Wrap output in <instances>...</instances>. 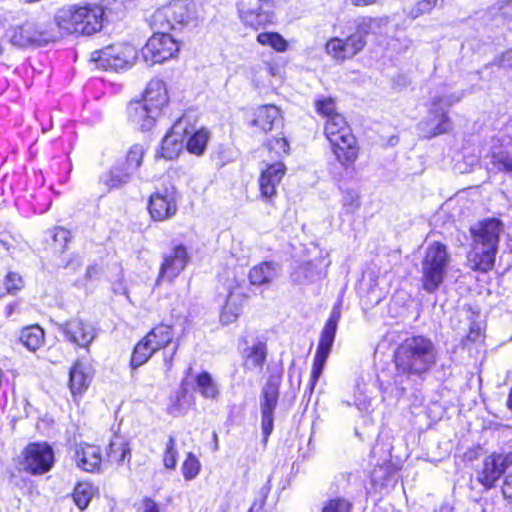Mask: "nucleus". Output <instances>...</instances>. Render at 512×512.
Masks as SVG:
<instances>
[{
	"instance_id": "f257e3e1",
	"label": "nucleus",
	"mask_w": 512,
	"mask_h": 512,
	"mask_svg": "<svg viewBox=\"0 0 512 512\" xmlns=\"http://www.w3.org/2000/svg\"><path fill=\"white\" fill-rule=\"evenodd\" d=\"M394 361L398 375L422 376L436 364L437 349L429 338L412 336L397 347Z\"/></svg>"
},
{
	"instance_id": "f03ea898",
	"label": "nucleus",
	"mask_w": 512,
	"mask_h": 512,
	"mask_svg": "<svg viewBox=\"0 0 512 512\" xmlns=\"http://www.w3.org/2000/svg\"><path fill=\"white\" fill-rule=\"evenodd\" d=\"M502 231L503 224L496 218L484 219L470 228L472 248L468 263L473 270L487 272L493 268Z\"/></svg>"
},
{
	"instance_id": "7ed1b4c3",
	"label": "nucleus",
	"mask_w": 512,
	"mask_h": 512,
	"mask_svg": "<svg viewBox=\"0 0 512 512\" xmlns=\"http://www.w3.org/2000/svg\"><path fill=\"white\" fill-rule=\"evenodd\" d=\"M449 262L450 255L445 245L433 242L427 247L421 262V281L427 293H434L439 289L446 277Z\"/></svg>"
},
{
	"instance_id": "20e7f679",
	"label": "nucleus",
	"mask_w": 512,
	"mask_h": 512,
	"mask_svg": "<svg viewBox=\"0 0 512 512\" xmlns=\"http://www.w3.org/2000/svg\"><path fill=\"white\" fill-rule=\"evenodd\" d=\"M372 19L359 21L356 31L346 39L332 38L326 43V52L336 60H345L358 54L366 44V36L372 28Z\"/></svg>"
},
{
	"instance_id": "39448f33",
	"label": "nucleus",
	"mask_w": 512,
	"mask_h": 512,
	"mask_svg": "<svg viewBox=\"0 0 512 512\" xmlns=\"http://www.w3.org/2000/svg\"><path fill=\"white\" fill-rule=\"evenodd\" d=\"M137 59L136 48L128 43L109 45L94 51L91 60L104 70L118 71L131 67Z\"/></svg>"
},
{
	"instance_id": "423d86ee",
	"label": "nucleus",
	"mask_w": 512,
	"mask_h": 512,
	"mask_svg": "<svg viewBox=\"0 0 512 512\" xmlns=\"http://www.w3.org/2000/svg\"><path fill=\"white\" fill-rule=\"evenodd\" d=\"M193 130L191 117L188 114L178 118L162 139L156 157L166 160L176 159L183 150L185 137Z\"/></svg>"
},
{
	"instance_id": "0eeeda50",
	"label": "nucleus",
	"mask_w": 512,
	"mask_h": 512,
	"mask_svg": "<svg viewBox=\"0 0 512 512\" xmlns=\"http://www.w3.org/2000/svg\"><path fill=\"white\" fill-rule=\"evenodd\" d=\"M156 29L168 31L177 29L192 18V10L188 0H172L153 14Z\"/></svg>"
},
{
	"instance_id": "6e6552de",
	"label": "nucleus",
	"mask_w": 512,
	"mask_h": 512,
	"mask_svg": "<svg viewBox=\"0 0 512 512\" xmlns=\"http://www.w3.org/2000/svg\"><path fill=\"white\" fill-rule=\"evenodd\" d=\"M58 330L63 335L64 340L76 348L89 350V347L98 336L96 326L79 317L71 318L58 324Z\"/></svg>"
},
{
	"instance_id": "1a4fd4ad",
	"label": "nucleus",
	"mask_w": 512,
	"mask_h": 512,
	"mask_svg": "<svg viewBox=\"0 0 512 512\" xmlns=\"http://www.w3.org/2000/svg\"><path fill=\"white\" fill-rule=\"evenodd\" d=\"M179 51L176 40L166 31L152 35L141 50L143 61L147 65L162 63L174 57Z\"/></svg>"
},
{
	"instance_id": "9d476101",
	"label": "nucleus",
	"mask_w": 512,
	"mask_h": 512,
	"mask_svg": "<svg viewBox=\"0 0 512 512\" xmlns=\"http://www.w3.org/2000/svg\"><path fill=\"white\" fill-rule=\"evenodd\" d=\"M237 8L239 18L246 26L259 29L274 22L270 0H239Z\"/></svg>"
},
{
	"instance_id": "9b49d317",
	"label": "nucleus",
	"mask_w": 512,
	"mask_h": 512,
	"mask_svg": "<svg viewBox=\"0 0 512 512\" xmlns=\"http://www.w3.org/2000/svg\"><path fill=\"white\" fill-rule=\"evenodd\" d=\"M512 471V453L491 454L482 463L481 469L477 472V480L486 489H491L502 475L510 474Z\"/></svg>"
},
{
	"instance_id": "f8f14e48",
	"label": "nucleus",
	"mask_w": 512,
	"mask_h": 512,
	"mask_svg": "<svg viewBox=\"0 0 512 512\" xmlns=\"http://www.w3.org/2000/svg\"><path fill=\"white\" fill-rule=\"evenodd\" d=\"M440 98H432L431 108L427 118L418 124V130L425 138H432L452 129L448 111L441 106Z\"/></svg>"
},
{
	"instance_id": "ddd939ff",
	"label": "nucleus",
	"mask_w": 512,
	"mask_h": 512,
	"mask_svg": "<svg viewBox=\"0 0 512 512\" xmlns=\"http://www.w3.org/2000/svg\"><path fill=\"white\" fill-rule=\"evenodd\" d=\"M179 195L175 187H165L150 196L149 213L156 221L172 218L178 209Z\"/></svg>"
},
{
	"instance_id": "4468645a",
	"label": "nucleus",
	"mask_w": 512,
	"mask_h": 512,
	"mask_svg": "<svg viewBox=\"0 0 512 512\" xmlns=\"http://www.w3.org/2000/svg\"><path fill=\"white\" fill-rule=\"evenodd\" d=\"M54 463V452L47 443H31L24 451L25 470L32 474H43L49 471Z\"/></svg>"
},
{
	"instance_id": "2eb2a0df",
	"label": "nucleus",
	"mask_w": 512,
	"mask_h": 512,
	"mask_svg": "<svg viewBox=\"0 0 512 512\" xmlns=\"http://www.w3.org/2000/svg\"><path fill=\"white\" fill-rule=\"evenodd\" d=\"M10 42L18 47L41 46L52 40V36L38 28L34 22H25L11 27L7 32Z\"/></svg>"
},
{
	"instance_id": "dca6fc26",
	"label": "nucleus",
	"mask_w": 512,
	"mask_h": 512,
	"mask_svg": "<svg viewBox=\"0 0 512 512\" xmlns=\"http://www.w3.org/2000/svg\"><path fill=\"white\" fill-rule=\"evenodd\" d=\"M279 387L276 383L268 381L262 389L260 408H261V428L266 441L273 431L274 411L278 404Z\"/></svg>"
},
{
	"instance_id": "f3484780",
	"label": "nucleus",
	"mask_w": 512,
	"mask_h": 512,
	"mask_svg": "<svg viewBox=\"0 0 512 512\" xmlns=\"http://www.w3.org/2000/svg\"><path fill=\"white\" fill-rule=\"evenodd\" d=\"M286 173V166L282 161L267 165L258 179L259 192L262 200L271 203L277 196V188Z\"/></svg>"
},
{
	"instance_id": "a211bd4d",
	"label": "nucleus",
	"mask_w": 512,
	"mask_h": 512,
	"mask_svg": "<svg viewBox=\"0 0 512 512\" xmlns=\"http://www.w3.org/2000/svg\"><path fill=\"white\" fill-rule=\"evenodd\" d=\"M187 262L188 253L186 248L183 245L174 247L164 256L157 282L172 281L184 270Z\"/></svg>"
},
{
	"instance_id": "6ab92c4d",
	"label": "nucleus",
	"mask_w": 512,
	"mask_h": 512,
	"mask_svg": "<svg viewBox=\"0 0 512 512\" xmlns=\"http://www.w3.org/2000/svg\"><path fill=\"white\" fill-rule=\"evenodd\" d=\"M74 460L76 466L85 472H100L103 460L101 449L97 445L79 443L75 447Z\"/></svg>"
},
{
	"instance_id": "aec40b11",
	"label": "nucleus",
	"mask_w": 512,
	"mask_h": 512,
	"mask_svg": "<svg viewBox=\"0 0 512 512\" xmlns=\"http://www.w3.org/2000/svg\"><path fill=\"white\" fill-rule=\"evenodd\" d=\"M491 163L498 171L512 173V136L501 133L491 148Z\"/></svg>"
},
{
	"instance_id": "412c9836",
	"label": "nucleus",
	"mask_w": 512,
	"mask_h": 512,
	"mask_svg": "<svg viewBox=\"0 0 512 512\" xmlns=\"http://www.w3.org/2000/svg\"><path fill=\"white\" fill-rule=\"evenodd\" d=\"M128 120L142 131H149L154 126L160 114L152 113V108L142 100L129 103L127 107Z\"/></svg>"
},
{
	"instance_id": "4be33fe9",
	"label": "nucleus",
	"mask_w": 512,
	"mask_h": 512,
	"mask_svg": "<svg viewBox=\"0 0 512 512\" xmlns=\"http://www.w3.org/2000/svg\"><path fill=\"white\" fill-rule=\"evenodd\" d=\"M142 101L152 108V113L161 115L169 102L165 82L157 78L152 79L147 85Z\"/></svg>"
},
{
	"instance_id": "5701e85b",
	"label": "nucleus",
	"mask_w": 512,
	"mask_h": 512,
	"mask_svg": "<svg viewBox=\"0 0 512 512\" xmlns=\"http://www.w3.org/2000/svg\"><path fill=\"white\" fill-rule=\"evenodd\" d=\"M324 133L329 143L338 141H346L349 144L353 141V133L348 125L346 119L342 115H334L329 120H326Z\"/></svg>"
},
{
	"instance_id": "b1692460",
	"label": "nucleus",
	"mask_w": 512,
	"mask_h": 512,
	"mask_svg": "<svg viewBox=\"0 0 512 512\" xmlns=\"http://www.w3.org/2000/svg\"><path fill=\"white\" fill-rule=\"evenodd\" d=\"M267 357L266 343L260 340L253 342L242 351L243 367L245 370L260 373Z\"/></svg>"
},
{
	"instance_id": "393cba45",
	"label": "nucleus",
	"mask_w": 512,
	"mask_h": 512,
	"mask_svg": "<svg viewBox=\"0 0 512 512\" xmlns=\"http://www.w3.org/2000/svg\"><path fill=\"white\" fill-rule=\"evenodd\" d=\"M78 11L81 13L79 22L82 35H92L102 28L104 11L100 6H78Z\"/></svg>"
},
{
	"instance_id": "a878e982",
	"label": "nucleus",
	"mask_w": 512,
	"mask_h": 512,
	"mask_svg": "<svg viewBox=\"0 0 512 512\" xmlns=\"http://www.w3.org/2000/svg\"><path fill=\"white\" fill-rule=\"evenodd\" d=\"M80 17L81 13L78 11V6H65L57 10L54 21L62 33L81 34Z\"/></svg>"
},
{
	"instance_id": "bb28decb",
	"label": "nucleus",
	"mask_w": 512,
	"mask_h": 512,
	"mask_svg": "<svg viewBox=\"0 0 512 512\" xmlns=\"http://www.w3.org/2000/svg\"><path fill=\"white\" fill-rule=\"evenodd\" d=\"M244 301L245 296L240 288L232 287L220 314V321L223 325H229L237 320L242 312Z\"/></svg>"
},
{
	"instance_id": "cd10ccee",
	"label": "nucleus",
	"mask_w": 512,
	"mask_h": 512,
	"mask_svg": "<svg viewBox=\"0 0 512 512\" xmlns=\"http://www.w3.org/2000/svg\"><path fill=\"white\" fill-rule=\"evenodd\" d=\"M251 125L258 127L261 131L267 133L274 128V125L281 120V112L275 105L258 106L253 113Z\"/></svg>"
},
{
	"instance_id": "c85d7f7f",
	"label": "nucleus",
	"mask_w": 512,
	"mask_h": 512,
	"mask_svg": "<svg viewBox=\"0 0 512 512\" xmlns=\"http://www.w3.org/2000/svg\"><path fill=\"white\" fill-rule=\"evenodd\" d=\"M334 143H330L331 151L336 159V161L344 168H351L358 158L359 147L357 145L356 137L353 135V141L349 144L346 141H338Z\"/></svg>"
},
{
	"instance_id": "c756f323",
	"label": "nucleus",
	"mask_w": 512,
	"mask_h": 512,
	"mask_svg": "<svg viewBox=\"0 0 512 512\" xmlns=\"http://www.w3.org/2000/svg\"><path fill=\"white\" fill-rule=\"evenodd\" d=\"M280 267L272 261L261 262L253 266L249 271V281L252 285H267L279 275Z\"/></svg>"
},
{
	"instance_id": "7c9ffc66",
	"label": "nucleus",
	"mask_w": 512,
	"mask_h": 512,
	"mask_svg": "<svg viewBox=\"0 0 512 512\" xmlns=\"http://www.w3.org/2000/svg\"><path fill=\"white\" fill-rule=\"evenodd\" d=\"M132 176L133 174L131 172L127 171L120 162H117L100 176L99 182L110 191L112 189L121 188L129 183Z\"/></svg>"
},
{
	"instance_id": "2f4dec72",
	"label": "nucleus",
	"mask_w": 512,
	"mask_h": 512,
	"mask_svg": "<svg viewBox=\"0 0 512 512\" xmlns=\"http://www.w3.org/2000/svg\"><path fill=\"white\" fill-rule=\"evenodd\" d=\"M91 379V369L81 361H76L69 372L71 392L73 394L82 393L90 385Z\"/></svg>"
},
{
	"instance_id": "473e14b6",
	"label": "nucleus",
	"mask_w": 512,
	"mask_h": 512,
	"mask_svg": "<svg viewBox=\"0 0 512 512\" xmlns=\"http://www.w3.org/2000/svg\"><path fill=\"white\" fill-rule=\"evenodd\" d=\"M324 271L314 261L301 263L291 274L293 282L301 285L314 283L322 278Z\"/></svg>"
},
{
	"instance_id": "72a5a7b5",
	"label": "nucleus",
	"mask_w": 512,
	"mask_h": 512,
	"mask_svg": "<svg viewBox=\"0 0 512 512\" xmlns=\"http://www.w3.org/2000/svg\"><path fill=\"white\" fill-rule=\"evenodd\" d=\"M107 461L124 464L129 463L131 459V448L127 441L122 437L115 436L109 443L106 451Z\"/></svg>"
},
{
	"instance_id": "f704fd0d",
	"label": "nucleus",
	"mask_w": 512,
	"mask_h": 512,
	"mask_svg": "<svg viewBox=\"0 0 512 512\" xmlns=\"http://www.w3.org/2000/svg\"><path fill=\"white\" fill-rule=\"evenodd\" d=\"M144 338L158 351L173 342V329L169 325L161 324L154 327Z\"/></svg>"
},
{
	"instance_id": "c9c22d12",
	"label": "nucleus",
	"mask_w": 512,
	"mask_h": 512,
	"mask_svg": "<svg viewBox=\"0 0 512 512\" xmlns=\"http://www.w3.org/2000/svg\"><path fill=\"white\" fill-rule=\"evenodd\" d=\"M186 137H188L186 142L187 151L196 156L203 155L210 139L209 131L205 128L195 130L193 126V130Z\"/></svg>"
},
{
	"instance_id": "e433bc0d",
	"label": "nucleus",
	"mask_w": 512,
	"mask_h": 512,
	"mask_svg": "<svg viewBox=\"0 0 512 512\" xmlns=\"http://www.w3.org/2000/svg\"><path fill=\"white\" fill-rule=\"evenodd\" d=\"M44 330L38 325L25 327L21 330L19 340L29 351H36L44 343Z\"/></svg>"
},
{
	"instance_id": "4c0bfd02",
	"label": "nucleus",
	"mask_w": 512,
	"mask_h": 512,
	"mask_svg": "<svg viewBox=\"0 0 512 512\" xmlns=\"http://www.w3.org/2000/svg\"><path fill=\"white\" fill-rule=\"evenodd\" d=\"M195 389L204 397L208 399H216L219 394L217 383L212 378L211 374L204 371L196 376Z\"/></svg>"
},
{
	"instance_id": "58836bf2",
	"label": "nucleus",
	"mask_w": 512,
	"mask_h": 512,
	"mask_svg": "<svg viewBox=\"0 0 512 512\" xmlns=\"http://www.w3.org/2000/svg\"><path fill=\"white\" fill-rule=\"evenodd\" d=\"M155 352L156 350L151 346V344L143 338L134 347L130 360V367L133 370L137 369L145 364Z\"/></svg>"
},
{
	"instance_id": "ea45409f",
	"label": "nucleus",
	"mask_w": 512,
	"mask_h": 512,
	"mask_svg": "<svg viewBox=\"0 0 512 512\" xmlns=\"http://www.w3.org/2000/svg\"><path fill=\"white\" fill-rule=\"evenodd\" d=\"M146 153V149L141 144H133L127 151L125 161L120 162L127 171L131 172L133 175L142 165L144 156Z\"/></svg>"
},
{
	"instance_id": "a19ab883",
	"label": "nucleus",
	"mask_w": 512,
	"mask_h": 512,
	"mask_svg": "<svg viewBox=\"0 0 512 512\" xmlns=\"http://www.w3.org/2000/svg\"><path fill=\"white\" fill-rule=\"evenodd\" d=\"M256 40L260 45L270 47L279 53L287 51L289 47L288 41L277 32H261Z\"/></svg>"
},
{
	"instance_id": "79ce46f5",
	"label": "nucleus",
	"mask_w": 512,
	"mask_h": 512,
	"mask_svg": "<svg viewBox=\"0 0 512 512\" xmlns=\"http://www.w3.org/2000/svg\"><path fill=\"white\" fill-rule=\"evenodd\" d=\"M94 495V488L88 482H80L76 485L73 493V499L77 507L85 509Z\"/></svg>"
},
{
	"instance_id": "37998d69",
	"label": "nucleus",
	"mask_w": 512,
	"mask_h": 512,
	"mask_svg": "<svg viewBox=\"0 0 512 512\" xmlns=\"http://www.w3.org/2000/svg\"><path fill=\"white\" fill-rule=\"evenodd\" d=\"M328 356H329V354H325V353H321V352H317V351L315 353L313 365H312L311 377H310V381L308 384V389H309L310 393H312V391L314 390L317 381L319 380V378L321 377V375L323 373Z\"/></svg>"
},
{
	"instance_id": "c03bdc74",
	"label": "nucleus",
	"mask_w": 512,
	"mask_h": 512,
	"mask_svg": "<svg viewBox=\"0 0 512 512\" xmlns=\"http://www.w3.org/2000/svg\"><path fill=\"white\" fill-rule=\"evenodd\" d=\"M200 469L201 463L199 459L192 452H189L181 466L184 479L186 481L195 479L198 476Z\"/></svg>"
},
{
	"instance_id": "a18cd8bd",
	"label": "nucleus",
	"mask_w": 512,
	"mask_h": 512,
	"mask_svg": "<svg viewBox=\"0 0 512 512\" xmlns=\"http://www.w3.org/2000/svg\"><path fill=\"white\" fill-rule=\"evenodd\" d=\"M315 109L319 115L329 120L334 115H341L336 111V104L331 97H321L315 100Z\"/></svg>"
},
{
	"instance_id": "49530a36",
	"label": "nucleus",
	"mask_w": 512,
	"mask_h": 512,
	"mask_svg": "<svg viewBox=\"0 0 512 512\" xmlns=\"http://www.w3.org/2000/svg\"><path fill=\"white\" fill-rule=\"evenodd\" d=\"M178 451L176 447V440L170 436L163 453V465L167 469H175L177 465Z\"/></svg>"
},
{
	"instance_id": "de8ad7c7",
	"label": "nucleus",
	"mask_w": 512,
	"mask_h": 512,
	"mask_svg": "<svg viewBox=\"0 0 512 512\" xmlns=\"http://www.w3.org/2000/svg\"><path fill=\"white\" fill-rule=\"evenodd\" d=\"M336 331V329L324 326L317 346V352L330 354L335 340Z\"/></svg>"
},
{
	"instance_id": "09e8293b",
	"label": "nucleus",
	"mask_w": 512,
	"mask_h": 512,
	"mask_svg": "<svg viewBox=\"0 0 512 512\" xmlns=\"http://www.w3.org/2000/svg\"><path fill=\"white\" fill-rule=\"evenodd\" d=\"M134 2L135 0H103V6L101 8L104 13L121 14L125 10L129 9Z\"/></svg>"
},
{
	"instance_id": "8fccbe9b",
	"label": "nucleus",
	"mask_w": 512,
	"mask_h": 512,
	"mask_svg": "<svg viewBox=\"0 0 512 512\" xmlns=\"http://www.w3.org/2000/svg\"><path fill=\"white\" fill-rule=\"evenodd\" d=\"M360 207L359 195L353 190H347L342 196V209L346 214H352Z\"/></svg>"
},
{
	"instance_id": "3c124183",
	"label": "nucleus",
	"mask_w": 512,
	"mask_h": 512,
	"mask_svg": "<svg viewBox=\"0 0 512 512\" xmlns=\"http://www.w3.org/2000/svg\"><path fill=\"white\" fill-rule=\"evenodd\" d=\"M267 148L276 158L282 159L289 153V143L285 138H273L268 141Z\"/></svg>"
},
{
	"instance_id": "603ef678",
	"label": "nucleus",
	"mask_w": 512,
	"mask_h": 512,
	"mask_svg": "<svg viewBox=\"0 0 512 512\" xmlns=\"http://www.w3.org/2000/svg\"><path fill=\"white\" fill-rule=\"evenodd\" d=\"M443 0H441L442 2ZM440 2V0H420L410 10L409 16L416 19L424 14L430 13Z\"/></svg>"
},
{
	"instance_id": "864d4df0",
	"label": "nucleus",
	"mask_w": 512,
	"mask_h": 512,
	"mask_svg": "<svg viewBox=\"0 0 512 512\" xmlns=\"http://www.w3.org/2000/svg\"><path fill=\"white\" fill-rule=\"evenodd\" d=\"M4 285L8 293L14 294L24 287V280L19 273L8 272L4 280Z\"/></svg>"
},
{
	"instance_id": "5fc2aeb1",
	"label": "nucleus",
	"mask_w": 512,
	"mask_h": 512,
	"mask_svg": "<svg viewBox=\"0 0 512 512\" xmlns=\"http://www.w3.org/2000/svg\"><path fill=\"white\" fill-rule=\"evenodd\" d=\"M491 13L495 16H499L503 21L512 20V0L501 1L496 3L491 8Z\"/></svg>"
},
{
	"instance_id": "6e6d98bb",
	"label": "nucleus",
	"mask_w": 512,
	"mask_h": 512,
	"mask_svg": "<svg viewBox=\"0 0 512 512\" xmlns=\"http://www.w3.org/2000/svg\"><path fill=\"white\" fill-rule=\"evenodd\" d=\"M351 511V503L343 498H336L328 501L322 512H350Z\"/></svg>"
},
{
	"instance_id": "4d7b16f0",
	"label": "nucleus",
	"mask_w": 512,
	"mask_h": 512,
	"mask_svg": "<svg viewBox=\"0 0 512 512\" xmlns=\"http://www.w3.org/2000/svg\"><path fill=\"white\" fill-rule=\"evenodd\" d=\"M270 492L269 481L260 488L257 498L254 500L248 512H262L266 498Z\"/></svg>"
},
{
	"instance_id": "13d9d810",
	"label": "nucleus",
	"mask_w": 512,
	"mask_h": 512,
	"mask_svg": "<svg viewBox=\"0 0 512 512\" xmlns=\"http://www.w3.org/2000/svg\"><path fill=\"white\" fill-rule=\"evenodd\" d=\"M354 405L361 412H368L371 407V399L365 395L359 385L357 386V392L354 395Z\"/></svg>"
},
{
	"instance_id": "bf43d9fd",
	"label": "nucleus",
	"mask_w": 512,
	"mask_h": 512,
	"mask_svg": "<svg viewBox=\"0 0 512 512\" xmlns=\"http://www.w3.org/2000/svg\"><path fill=\"white\" fill-rule=\"evenodd\" d=\"M464 97V92H453V93H444L435 95L433 98H440L443 99L441 101V106H443L447 111L448 108L455 103H458L462 98Z\"/></svg>"
},
{
	"instance_id": "052dcab7",
	"label": "nucleus",
	"mask_w": 512,
	"mask_h": 512,
	"mask_svg": "<svg viewBox=\"0 0 512 512\" xmlns=\"http://www.w3.org/2000/svg\"><path fill=\"white\" fill-rule=\"evenodd\" d=\"M53 240L56 244H58V250L60 252H63L70 237V233L68 230L64 228H55L53 231Z\"/></svg>"
},
{
	"instance_id": "680f3d73",
	"label": "nucleus",
	"mask_w": 512,
	"mask_h": 512,
	"mask_svg": "<svg viewBox=\"0 0 512 512\" xmlns=\"http://www.w3.org/2000/svg\"><path fill=\"white\" fill-rule=\"evenodd\" d=\"M493 65H497L499 67L505 69L512 68V49H509L502 53L500 56L496 57L492 62Z\"/></svg>"
},
{
	"instance_id": "e2e57ef3",
	"label": "nucleus",
	"mask_w": 512,
	"mask_h": 512,
	"mask_svg": "<svg viewBox=\"0 0 512 512\" xmlns=\"http://www.w3.org/2000/svg\"><path fill=\"white\" fill-rule=\"evenodd\" d=\"M179 349V341L174 342V345L171 349H167L163 351V362L166 366V369L169 371L172 368L174 357Z\"/></svg>"
},
{
	"instance_id": "0e129e2a",
	"label": "nucleus",
	"mask_w": 512,
	"mask_h": 512,
	"mask_svg": "<svg viewBox=\"0 0 512 512\" xmlns=\"http://www.w3.org/2000/svg\"><path fill=\"white\" fill-rule=\"evenodd\" d=\"M139 512H160V508L154 500L145 497L141 501Z\"/></svg>"
},
{
	"instance_id": "69168bd1",
	"label": "nucleus",
	"mask_w": 512,
	"mask_h": 512,
	"mask_svg": "<svg viewBox=\"0 0 512 512\" xmlns=\"http://www.w3.org/2000/svg\"><path fill=\"white\" fill-rule=\"evenodd\" d=\"M502 493L505 499L512 504V471L504 478L502 485Z\"/></svg>"
},
{
	"instance_id": "338daca9",
	"label": "nucleus",
	"mask_w": 512,
	"mask_h": 512,
	"mask_svg": "<svg viewBox=\"0 0 512 512\" xmlns=\"http://www.w3.org/2000/svg\"><path fill=\"white\" fill-rule=\"evenodd\" d=\"M341 317V311L338 306H335L330 314L329 319L327 320L325 326L329 328H333L337 330L338 322Z\"/></svg>"
},
{
	"instance_id": "774afa93",
	"label": "nucleus",
	"mask_w": 512,
	"mask_h": 512,
	"mask_svg": "<svg viewBox=\"0 0 512 512\" xmlns=\"http://www.w3.org/2000/svg\"><path fill=\"white\" fill-rule=\"evenodd\" d=\"M468 339L471 341H477L481 338V327L479 325L473 324L470 328Z\"/></svg>"
}]
</instances>
